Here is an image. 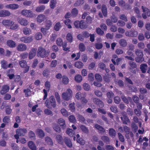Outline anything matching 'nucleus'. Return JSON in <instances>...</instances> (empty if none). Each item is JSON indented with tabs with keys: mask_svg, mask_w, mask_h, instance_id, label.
Masks as SVG:
<instances>
[{
	"mask_svg": "<svg viewBox=\"0 0 150 150\" xmlns=\"http://www.w3.org/2000/svg\"><path fill=\"white\" fill-rule=\"evenodd\" d=\"M132 128L134 132H136L137 130L138 127V126L135 123L132 124Z\"/></svg>",
	"mask_w": 150,
	"mask_h": 150,
	"instance_id": "obj_63",
	"label": "nucleus"
},
{
	"mask_svg": "<svg viewBox=\"0 0 150 150\" xmlns=\"http://www.w3.org/2000/svg\"><path fill=\"white\" fill-rule=\"evenodd\" d=\"M79 48L81 52H83L86 50V47L84 44L83 43H80L79 46Z\"/></svg>",
	"mask_w": 150,
	"mask_h": 150,
	"instance_id": "obj_43",
	"label": "nucleus"
},
{
	"mask_svg": "<svg viewBox=\"0 0 150 150\" xmlns=\"http://www.w3.org/2000/svg\"><path fill=\"white\" fill-rule=\"evenodd\" d=\"M19 7L18 5L16 4H7L6 6V7L12 10H15L17 9Z\"/></svg>",
	"mask_w": 150,
	"mask_h": 150,
	"instance_id": "obj_19",
	"label": "nucleus"
},
{
	"mask_svg": "<svg viewBox=\"0 0 150 150\" xmlns=\"http://www.w3.org/2000/svg\"><path fill=\"white\" fill-rule=\"evenodd\" d=\"M46 106L49 108H51V106L54 108L56 107V103L55 99L53 96H51L50 97V101L49 99H47L45 102Z\"/></svg>",
	"mask_w": 150,
	"mask_h": 150,
	"instance_id": "obj_2",
	"label": "nucleus"
},
{
	"mask_svg": "<svg viewBox=\"0 0 150 150\" xmlns=\"http://www.w3.org/2000/svg\"><path fill=\"white\" fill-rule=\"evenodd\" d=\"M93 101L95 104L98 105L100 108H103L104 106V104L103 102L98 98H93Z\"/></svg>",
	"mask_w": 150,
	"mask_h": 150,
	"instance_id": "obj_8",
	"label": "nucleus"
},
{
	"mask_svg": "<svg viewBox=\"0 0 150 150\" xmlns=\"http://www.w3.org/2000/svg\"><path fill=\"white\" fill-rule=\"evenodd\" d=\"M121 99L125 103L128 104L129 103V100H132V98L130 97H128L127 98L124 95L121 96Z\"/></svg>",
	"mask_w": 150,
	"mask_h": 150,
	"instance_id": "obj_28",
	"label": "nucleus"
},
{
	"mask_svg": "<svg viewBox=\"0 0 150 150\" xmlns=\"http://www.w3.org/2000/svg\"><path fill=\"white\" fill-rule=\"evenodd\" d=\"M27 49L26 45L23 43L19 44L16 47L17 50L18 51L23 52L25 51Z\"/></svg>",
	"mask_w": 150,
	"mask_h": 150,
	"instance_id": "obj_10",
	"label": "nucleus"
},
{
	"mask_svg": "<svg viewBox=\"0 0 150 150\" xmlns=\"http://www.w3.org/2000/svg\"><path fill=\"white\" fill-rule=\"evenodd\" d=\"M109 133L110 136L112 138L116 136V131L113 128L110 129Z\"/></svg>",
	"mask_w": 150,
	"mask_h": 150,
	"instance_id": "obj_34",
	"label": "nucleus"
},
{
	"mask_svg": "<svg viewBox=\"0 0 150 150\" xmlns=\"http://www.w3.org/2000/svg\"><path fill=\"white\" fill-rule=\"evenodd\" d=\"M102 11L104 17H106L107 15V11L106 7L105 5H103L102 6Z\"/></svg>",
	"mask_w": 150,
	"mask_h": 150,
	"instance_id": "obj_33",
	"label": "nucleus"
},
{
	"mask_svg": "<svg viewBox=\"0 0 150 150\" xmlns=\"http://www.w3.org/2000/svg\"><path fill=\"white\" fill-rule=\"evenodd\" d=\"M101 139L106 144H109L110 140L109 138L106 136H103L101 137Z\"/></svg>",
	"mask_w": 150,
	"mask_h": 150,
	"instance_id": "obj_32",
	"label": "nucleus"
},
{
	"mask_svg": "<svg viewBox=\"0 0 150 150\" xmlns=\"http://www.w3.org/2000/svg\"><path fill=\"white\" fill-rule=\"evenodd\" d=\"M66 39L67 41L71 43L73 41V38L72 35L70 33L67 34L66 36Z\"/></svg>",
	"mask_w": 150,
	"mask_h": 150,
	"instance_id": "obj_38",
	"label": "nucleus"
},
{
	"mask_svg": "<svg viewBox=\"0 0 150 150\" xmlns=\"http://www.w3.org/2000/svg\"><path fill=\"white\" fill-rule=\"evenodd\" d=\"M78 13V11L76 8H74L72 10L71 13L74 17H76L77 16Z\"/></svg>",
	"mask_w": 150,
	"mask_h": 150,
	"instance_id": "obj_53",
	"label": "nucleus"
},
{
	"mask_svg": "<svg viewBox=\"0 0 150 150\" xmlns=\"http://www.w3.org/2000/svg\"><path fill=\"white\" fill-rule=\"evenodd\" d=\"M86 95V93H81L79 92L76 93L75 97L77 100H80Z\"/></svg>",
	"mask_w": 150,
	"mask_h": 150,
	"instance_id": "obj_21",
	"label": "nucleus"
},
{
	"mask_svg": "<svg viewBox=\"0 0 150 150\" xmlns=\"http://www.w3.org/2000/svg\"><path fill=\"white\" fill-rule=\"evenodd\" d=\"M96 32L97 34L100 35H102L104 34V31L99 28H96Z\"/></svg>",
	"mask_w": 150,
	"mask_h": 150,
	"instance_id": "obj_62",
	"label": "nucleus"
},
{
	"mask_svg": "<svg viewBox=\"0 0 150 150\" xmlns=\"http://www.w3.org/2000/svg\"><path fill=\"white\" fill-rule=\"evenodd\" d=\"M138 33L135 30H130L125 32V35L127 37H135L137 35Z\"/></svg>",
	"mask_w": 150,
	"mask_h": 150,
	"instance_id": "obj_9",
	"label": "nucleus"
},
{
	"mask_svg": "<svg viewBox=\"0 0 150 150\" xmlns=\"http://www.w3.org/2000/svg\"><path fill=\"white\" fill-rule=\"evenodd\" d=\"M27 131V130L25 128H19L17 129L16 133L19 134L20 136H23L25 135Z\"/></svg>",
	"mask_w": 150,
	"mask_h": 150,
	"instance_id": "obj_12",
	"label": "nucleus"
},
{
	"mask_svg": "<svg viewBox=\"0 0 150 150\" xmlns=\"http://www.w3.org/2000/svg\"><path fill=\"white\" fill-rule=\"evenodd\" d=\"M37 49L36 48H32L29 54V58L30 59L33 58L36 55Z\"/></svg>",
	"mask_w": 150,
	"mask_h": 150,
	"instance_id": "obj_11",
	"label": "nucleus"
},
{
	"mask_svg": "<svg viewBox=\"0 0 150 150\" xmlns=\"http://www.w3.org/2000/svg\"><path fill=\"white\" fill-rule=\"evenodd\" d=\"M74 79L76 82L80 83L82 80V77L81 75L78 74L75 76Z\"/></svg>",
	"mask_w": 150,
	"mask_h": 150,
	"instance_id": "obj_46",
	"label": "nucleus"
},
{
	"mask_svg": "<svg viewBox=\"0 0 150 150\" xmlns=\"http://www.w3.org/2000/svg\"><path fill=\"white\" fill-rule=\"evenodd\" d=\"M46 18L45 16L43 14H40L37 18V21L40 23L44 21Z\"/></svg>",
	"mask_w": 150,
	"mask_h": 150,
	"instance_id": "obj_27",
	"label": "nucleus"
},
{
	"mask_svg": "<svg viewBox=\"0 0 150 150\" xmlns=\"http://www.w3.org/2000/svg\"><path fill=\"white\" fill-rule=\"evenodd\" d=\"M61 112L62 115L65 117H67L69 115L67 110L64 108L61 109Z\"/></svg>",
	"mask_w": 150,
	"mask_h": 150,
	"instance_id": "obj_57",
	"label": "nucleus"
},
{
	"mask_svg": "<svg viewBox=\"0 0 150 150\" xmlns=\"http://www.w3.org/2000/svg\"><path fill=\"white\" fill-rule=\"evenodd\" d=\"M142 8L143 12L145 13L148 17H150V9L149 10L148 8L144 7L143 6H142Z\"/></svg>",
	"mask_w": 150,
	"mask_h": 150,
	"instance_id": "obj_31",
	"label": "nucleus"
},
{
	"mask_svg": "<svg viewBox=\"0 0 150 150\" xmlns=\"http://www.w3.org/2000/svg\"><path fill=\"white\" fill-rule=\"evenodd\" d=\"M22 14L27 17L32 18L34 16V14L30 10H23L21 12Z\"/></svg>",
	"mask_w": 150,
	"mask_h": 150,
	"instance_id": "obj_6",
	"label": "nucleus"
},
{
	"mask_svg": "<svg viewBox=\"0 0 150 150\" xmlns=\"http://www.w3.org/2000/svg\"><path fill=\"white\" fill-rule=\"evenodd\" d=\"M77 119L81 123H83L85 121L84 117L81 115H79L77 116Z\"/></svg>",
	"mask_w": 150,
	"mask_h": 150,
	"instance_id": "obj_52",
	"label": "nucleus"
},
{
	"mask_svg": "<svg viewBox=\"0 0 150 150\" xmlns=\"http://www.w3.org/2000/svg\"><path fill=\"white\" fill-rule=\"evenodd\" d=\"M3 24L6 26L10 27L14 23V22L10 20H4L2 22Z\"/></svg>",
	"mask_w": 150,
	"mask_h": 150,
	"instance_id": "obj_18",
	"label": "nucleus"
},
{
	"mask_svg": "<svg viewBox=\"0 0 150 150\" xmlns=\"http://www.w3.org/2000/svg\"><path fill=\"white\" fill-rule=\"evenodd\" d=\"M74 66L76 67L79 69H81L83 67V64L81 62L77 61L75 63Z\"/></svg>",
	"mask_w": 150,
	"mask_h": 150,
	"instance_id": "obj_41",
	"label": "nucleus"
},
{
	"mask_svg": "<svg viewBox=\"0 0 150 150\" xmlns=\"http://www.w3.org/2000/svg\"><path fill=\"white\" fill-rule=\"evenodd\" d=\"M72 90L68 88L66 92L62 93V97L64 100L68 101L72 98Z\"/></svg>",
	"mask_w": 150,
	"mask_h": 150,
	"instance_id": "obj_4",
	"label": "nucleus"
},
{
	"mask_svg": "<svg viewBox=\"0 0 150 150\" xmlns=\"http://www.w3.org/2000/svg\"><path fill=\"white\" fill-rule=\"evenodd\" d=\"M64 143H65L67 147L69 148H71L72 147V142L69 138L68 137H64Z\"/></svg>",
	"mask_w": 150,
	"mask_h": 150,
	"instance_id": "obj_13",
	"label": "nucleus"
},
{
	"mask_svg": "<svg viewBox=\"0 0 150 150\" xmlns=\"http://www.w3.org/2000/svg\"><path fill=\"white\" fill-rule=\"evenodd\" d=\"M95 78L96 81H98L101 82L102 80L101 76L99 74H96L95 75Z\"/></svg>",
	"mask_w": 150,
	"mask_h": 150,
	"instance_id": "obj_59",
	"label": "nucleus"
},
{
	"mask_svg": "<svg viewBox=\"0 0 150 150\" xmlns=\"http://www.w3.org/2000/svg\"><path fill=\"white\" fill-rule=\"evenodd\" d=\"M109 76V74H108L107 75H104L103 76L104 80L106 82L109 83L110 81V77Z\"/></svg>",
	"mask_w": 150,
	"mask_h": 150,
	"instance_id": "obj_55",
	"label": "nucleus"
},
{
	"mask_svg": "<svg viewBox=\"0 0 150 150\" xmlns=\"http://www.w3.org/2000/svg\"><path fill=\"white\" fill-rule=\"evenodd\" d=\"M74 25L77 28H80L81 29H86L87 26L86 22L83 20L80 21L78 20L76 21L74 23Z\"/></svg>",
	"mask_w": 150,
	"mask_h": 150,
	"instance_id": "obj_3",
	"label": "nucleus"
},
{
	"mask_svg": "<svg viewBox=\"0 0 150 150\" xmlns=\"http://www.w3.org/2000/svg\"><path fill=\"white\" fill-rule=\"evenodd\" d=\"M147 67V64H142L140 65V69H141L142 73H145L146 72Z\"/></svg>",
	"mask_w": 150,
	"mask_h": 150,
	"instance_id": "obj_29",
	"label": "nucleus"
},
{
	"mask_svg": "<svg viewBox=\"0 0 150 150\" xmlns=\"http://www.w3.org/2000/svg\"><path fill=\"white\" fill-rule=\"evenodd\" d=\"M33 37L32 36H24L20 38V40L24 43H30L33 41Z\"/></svg>",
	"mask_w": 150,
	"mask_h": 150,
	"instance_id": "obj_7",
	"label": "nucleus"
},
{
	"mask_svg": "<svg viewBox=\"0 0 150 150\" xmlns=\"http://www.w3.org/2000/svg\"><path fill=\"white\" fill-rule=\"evenodd\" d=\"M28 146L32 150H37L36 146L33 142L29 141L28 143Z\"/></svg>",
	"mask_w": 150,
	"mask_h": 150,
	"instance_id": "obj_23",
	"label": "nucleus"
},
{
	"mask_svg": "<svg viewBox=\"0 0 150 150\" xmlns=\"http://www.w3.org/2000/svg\"><path fill=\"white\" fill-rule=\"evenodd\" d=\"M50 51L46 50L45 48L41 47H39L37 53V56L41 58H44L48 57L49 55Z\"/></svg>",
	"mask_w": 150,
	"mask_h": 150,
	"instance_id": "obj_1",
	"label": "nucleus"
},
{
	"mask_svg": "<svg viewBox=\"0 0 150 150\" xmlns=\"http://www.w3.org/2000/svg\"><path fill=\"white\" fill-rule=\"evenodd\" d=\"M52 25V21L50 20H47L46 21L45 23V26L46 28L48 30L50 28Z\"/></svg>",
	"mask_w": 150,
	"mask_h": 150,
	"instance_id": "obj_47",
	"label": "nucleus"
},
{
	"mask_svg": "<svg viewBox=\"0 0 150 150\" xmlns=\"http://www.w3.org/2000/svg\"><path fill=\"white\" fill-rule=\"evenodd\" d=\"M45 6L42 5L38 7L36 9V11L37 12H40L43 11L45 9Z\"/></svg>",
	"mask_w": 150,
	"mask_h": 150,
	"instance_id": "obj_42",
	"label": "nucleus"
},
{
	"mask_svg": "<svg viewBox=\"0 0 150 150\" xmlns=\"http://www.w3.org/2000/svg\"><path fill=\"white\" fill-rule=\"evenodd\" d=\"M134 46L133 45L129 46V49L127 52V54L129 56H132L133 54V52L134 49Z\"/></svg>",
	"mask_w": 150,
	"mask_h": 150,
	"instance_id": "obj_37",
	"label": "nucleus"
},
{
	"mask_svg": "<svg viewBox=\"0 0 150 150\" xmlns=\"http://www.w3.org/2000/svg\"><path fill=\"white\" fill-rule=\"evenodd\" d=\"M57 4L56 0H51L50 2V5L52 9H54Z\"/></svg>",
	"mask_w": 150,
	"mask_h": 150,
	"instance_id": "obj_40",
	"label": "nucleus"
},
{
	"mask_svg": "<svg viewBox=\"0 0 150 150\" xmlns=\"http://www.w3.org/2000/svg\"><path fill=\"white\" fill-rule=\"evenodd\" d=\"M121 114L122 116L120 118L124 124L127 125L128 123L130 122V121L127 116L126 113L125 112H122Z\"/></svg>",
	"mask_w": 150,
	"mask_h": 150,
	"instance_id": "obj_5",
	"label": "nucleus"
},
{
	"mask_svg": "<svg viewBox=\"0 0 150 150\" xmlns=\"http://www.w3.org/2000/svg\"><path fill=\"white\" fill-rule=\"evenodd\" d=\"M45 141L46 143L49 145L53 146L54 145L52 139L48 136L46 137L45 138Z\"/></svg>",
	"mask_w": 150,
	"mask_h": 150,
	"instance_id": "obj_22",
	"label": "nucleus"
},
{
	"mask_svg": "<svg viewBox=\"0 0 150 150\" xmlns=\"http://www.w3.org/2000/svg\"><path fill=\"white\" fill-rule=\"evenodd\" d=\"M62 81L63 84L66 85L69 83V79L66 76L63 75L62 76Z\"/></svg>",
	"mask_w": 150,
	"mask_h": 150,
	"instance_id": "obj_45",
	"label": "nucleus"
},
{
	"mask_svg": "<svg viewBox=\"0 0 150 150\" xmlns=\"http://www.w3.org/2000/svg\"><path fill=\"white\" fill-rule=\"evenodd\" d=\"M9 89V86H8L7 85H4L2 87V90L0 91L1 94V95L5 94L8 92Z\"/></svg>",
	"mask_w": 150,
	"mask_h": 150,
	"instance_id": "obj_16",
	"label": "nucleus"
},
{
	"mask_svg": "<svg viewBox=\"0 0 150 150\" xmlns=\"http://www.w3.org/2000/svg\"><path fill=\"white\" fill-rule=\"evenodd\" d=\"M50 70L48 68L45 69L43 71V75L44 76L47 77L50 75Z\"/></svg>",
	"mask_w": 150,
	"mask_h": 150,
	"instance_id": "obj_49",
	"label": "nucleus"
},
{
	"mask_svg": "<svg viewBox=\"0 0 150 150\" xmlns=\"http://www.w3.org/2000/svg\"><path fill=\"white\" fill-rule=\"evenodd\" d=\"M80 128L83 132L86 134L88 133V129L85 126L81 125H80Z\"/></svg>",
	"mask_w": 150,
	"mask_h": 150,
	"instance_id": "obj_35",
	"label": "nucleus"
},
{
	"mask_svg": "<svg viewBox=\"0 0 150 150\" xmlns=\"http://www.w3.org/2000/svg\"><path fill=\"white\" fill-rule=\"evenodd\" d=\"M66 133L70 137H73L75 135V132L71 129L68 128L67 129Z\"/></svg>",
	"mask_w": 150,
	"mask_h": 150,
	"instance_id": "obj_26",
	"label": "nucleus"
},
{
	"mask_svg": "<svg viewBox=\"0 0 150 150\" xmlns=\"http://www.w3.org/2000/svg\"><path fill=\"white\" fill-rule=\"evenodd\" d=\"M135 53L137 56H143V52L140 50H136L135 52Z\"/></svg>",
	"mask_w": 150,
	"mask_h": 150,
	"instance_id": "obj_58",
	"label": "nucleus"
},
{
	"mask_svg": "<svg viewBox=\"0 0 150 150\" xmlns=\"http://www.w3.org/2000/svg\"><path fill=\"white\" fill-rule=\"evenodd\" d=\"M119 43L120 46L125 47L127 45V42L126 40L121 39L119 41Z\"/></svg>",
	"mask_w": 150,
	"mask_h": 150,
	"instance_id": "obj_39",
	"label": "nucleus"
},
{
	"mask_svg": "<svg viewBox=\"0 0 150 150\" xmlns=\"http://www.w3.org/2000/svg\"><path fill=\"white\" fill-rule=\"evenodd\" d=\"M23 33L25 35H29L31 33V30L29 28L25 27L23 28Z\"/></svg>",
	"mask_w": 150,
	"mask_h": 150,
	"instance_id": "obj_36",
	"label": "nucleus"
},
{
	"mask_svg": "<svg viewBox=\"0 0 150 150\" xmlns=\"http://www.w3.org/2000/svg\"><path fill=\"white\" fill-rule=\"evenodd\" d=\"M19 64L21 67L24 68L27 66L26 62L25 60H21L19 62Z\"/></svg>",
	"mask_w": 150,
	"mask_h": 150,
	"instance_id": "obj_60",
	"label": "nucleus"
},
{
	"mask_svg": "<svg viewBox=\"0 0 150 150\" xmlns=\"http://www.w3.org/2000/svg\"><path fill=\"white\" fill-rule=\"evenodd\" d=\"M10 15L11 13L8 10H0V17L8 16Z\"/></svg>",
	"mask_w": 150,
	"mask_h": 150,
	"instance_id": "obj_14",
	"label": "nucleus"
},
{
	"mask_svg": "<svg viewBox=\"0 0 150 150\" xmlns=\"http://www.w3.org/2000/svg\"><path fill=\"white\" fill-rule=\"evenodd\" d=\"M63 42V40L62 39L60 38H58L56 41L57 45L59 47L62 46Z\"/></svg>",
	"mask_w": 150,
	"mask_h": 150,
	"instance_id": "obj_54",
	"label": "nucleus"
},
{
	"mask_svg": "<svg viewBox=\"0 0 150 150\" xmlns=\"http://www.w3.org/2000/svg\"><path fill=\"white\" fill-rule=\"evenodd\" d=\"M69 119L70 122L73 123H74L76 121V118L73 115H70L69 117Z\"/></svg>",
	"mask_w": 150,
	"mask_h": 150,
	"instance_id": "obj_64",
	"label": "nucleus"
},
{
	"mask_svg": "<svg viewBox=\"0 0 150 150\" xmlns=\"http://www.w3.org/2000/svg\"><path fill=\"white\" fill-rule=\"evenodd\" d=\"M19 23L22 25L27 26L28 24V22L27 20L23 18H19L17 19Z\"/></svg>",
	"mask_w": 150,
	"mask_h": 150,
	"instance_id": "obj_17",
	"label": "nucleus"
},
{
	"mask_svg": "<svg viewBox=\"0 0 150 150\" xmlns=\"http://www.w3.org/2000/svg\"><path fill=\"white\" fill-rule=\"evenodd\" d=\"M61 27L60 23V22H57L56 23L54 26V29L55 30L58 31L59 30Z\"/></svg>",
	"mask_w": 150,
	"mask_h": 150,
	"instance_id": "obj_61",
	"label": "nucleus"
},
{
	"mask_svg": "<svg viewBox=\"0 0 150 150\" xmlns=\"http://www.w3.org/2000/svg\"><path fill=\"white\" fill-rule=\"evenodd\" d=\"M56 139L58 144L61 145H63L64 144V138H63L61 135L60 134L56 135Z\"/></svg>",
	"mask_w": 150,
	"mask_h": 150,
	"instance_id": "obj_15",
	"label": "nucleus"
},
{
	"mask_svg": "<svg viewBox=\"0 0 150 150\" xmlns=\"http://www.w3.org/2000/svg\"><path fill=\"white\" fill-rule=\"evenodd\" d=\"M58 123L60 125V126L62 127L63 129L65 128L66 127L65 122L64 119L62 118L59 119L58 120Z\"/></svg>",
	"mask_w": 150,
	"mask_h": 150,
	"instance_id": "obj_24",
	"label": "nucleus"
},
{
	"mask_svg": "<svg viewBox=\"0 0 150 150\" xmlns=\"http://www.w3.org/2000/svg\"><path fill=\"white\" fill-rule=\"evenodd\" d=\"M94 127L99 131V133H105V129L98 124H95L94 125Z\"/></svg>",
	"mask_w": 150,
	"mask_h": 150,
	"instance_id": "obj_20",
	"label": "nucleus"
},
{
	"mask_svg": "<svg viewBox=\"0 0 150 150\" xmlns=\"http://www.w3.org/2000/svg\"><path fill=\"white\" fill-rule=\"evenodd\" d=\"M37 134H38L39 137L40 138H42L45 135L44 131L41 129H39L37 130Z\"/></svg>",
	"mask_w": 150,
	"mask_h": 150,
	"instance_id": "obj_30",
	"label": "nucleus"
},
{
	"mask_svg": "<svg viewBox=\"0 0 150 150\" xmlns=\"http://www.w3.org/2000/svg\"><path fill=\"white\" fill-rule=\"evenodd\" d=\"M7 44L11 48L15 47L16 45L15 42L11 40H8L7 42Z\"/></svg>",
	"mask_w": 150,
	"mask_h": 150,
	"instance_id": "obj_25",
	"label": "nucleus"
},
{
	"mask_svg": "<svg viewBox=\"0 0 150 150\" xmlns=\"http://www.w3.org/2000/svg\"><path fill=\"white\" fill-rule=\"evenodd\" d=\"M28 136L31 139H35V133L32 131H30L28 133Z\"/></svg>",
	"mask_w": 150,
	"mask_h": 150,
	"instance_id": "obj_48",
	"label": "nucleus"
},
{
	"mask_svg": "<svg viewBox=\"0 0 150 150\" xmlns=\"http://www.w3.org/2000/svg\"><path fill=\"white\" fill-rule=\"evenodd\" d=\"M64 23L65 24L67 25V27L69 28H72L71 26V21L69 19H67L66 20H65L64 21Z\"/></svg>",
	"mask_w": 150,
	"mask_h": 150,
	"instance_id": "obj_51",
	"label": "nucleus"
},
{
	"mask_svg": "<svg viewBox=\"0 0 150 150\" xmlns=\"http://www.w3.org/2000/svg\"><path fill=\"white\" fill-rule=\"evenodd\" d=\"M84 3V0H77L74 4L75 6H78Z\"/></svg>",
	"mask_w": 150,
	"mask_h": 150,
	"instance_id": "obj_50",
	"label": "nucleus"
},
{
	"mask_svg": "<svg viewBox=\"0 0 150 150\" xmlns=\"http://www.w3.org/2000/svg\"><path fill=\"white\" fill-rule=\"evenodd\" d=\"M75 103L73 102V103H71L69 104V109L72 112H74L75 110Z\"/></svg>",
	"mask_w": 150,
	"mask_h": 150,
	"instance_id": "obj_56",
	"label": "nucleus"
},
{
	"mask_svg": "<svg viewBox=\"0 0 150 150\" xmlns=\"http://www.w3.org/2000/svg\"><path fill=\"white\" fill-rule=\"evenodd\" d=\"M144 60L143 56H137L135 58L136 62L138 63H141Z\"/></svg>",
	"mask_w": 150,
	"mask_h": 150,
	"instance_id": "obj_44",
	"label": "nucleus"
}]
</instances>
